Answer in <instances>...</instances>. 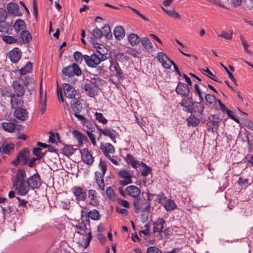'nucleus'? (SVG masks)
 <instances>
[{"instance_id": "1", "label": "nucleus", "mask_w": 253, "mask_h": 253, "mask_svg": "<svg viewBox=\"0 0 253 253\" xmlns=\"http://www.w3.org/2000/svg\"><path fill=\"white\" fill-rule=\"evenodd\" d=\"M201 102H193L192 98L189 97L182 99L181 103L177 105V108H178L179 105H180V106L183 107V110L185 112H189L199 117L202 114L204 109V105Z\"/></svg>"}, {"instance_id": "2", "label": "nucleus", "mask_w": 253, "mask_h": 253, "mask_svg": "<svg viewBox=\"0 0 253 253\" xmlns=\"http://www.w3.org/2000/svg\"><path fill=\"white\" fill-rule=\"evenodd\" d=\"M76 227L78 229V233L86 236L84 245V247L86 248L92 239L89 219L85 216H81V221L76 225Z\"/></svg>"}, {"instance_id": "3", "label": "nucleus", "mask_w": 253, "mask_h": 253, "mask_svg": "<svg viewBox=\"0 0 253 253\" xmlns=\"http://www.w3.org/2000/svg\"><path fill=\"white\" fill-rule=\"evenodd\" d=\"M96 49L94 53L90 56L87 55H84V60L86 65L91 68L96 67L101 61L107 59V54L101 51V48L99 45L95 46Z\"/></svg>"}, {"instance_id": "4", "label": "nucleus", "mask_w": 253, "mask_h": 253, "mask_svg": "<svg viewBox=\"0 0 253 253\" xmlns=\"http://www.w3.org/2000/svg\"><path fill=\"white\" fill-rule=\"evenodd\" d=\"M99 167L101 170V172L98 171L95 172V182L98 185V189L101 191H104L105 189V183L103 178L107 170V165L105 162L101 159Z\"/></svg>"}, {"instance_id": "5", "label": "nucleus", "mask_w": 253, "mask_h": 253, "mask_svg": "<svg viewBox=\"0 0 253 253\" xmlns=\"http://www.w3.org/2000/svg\"><path fill=\"white\" fill-rule=\"evenodd\" d=\"M30 151L27 148L20 150L16 157V159L11 162V164L15 166H18L21 162L22 166L26 165V162L29 158Z\"/></svg>"}, {"instance_id": "6", "label": "nucleus", "mask_w": 253, "mask_h": 253, "mask_svg": "<svg viewBox=\"0 0 253 253\" xmlns=\"http://www.w3.org/2000/svg\"><path fill=\"white\" fill-rule=\"evenodd\" d=\"M7 17V13L6 10L2 8H0V23H3L0 25V29H2L3 32L6 34H10L12 30L11 24L12 22L10 23L5 22V19Z\"/></svg>"}, {"instance_id": "7", "label": "nucleus", "mask_w": 253, "mask_h": 253, "mask_svg": "<svg viewBox=\"0 0 253 253\" xmlns=\"http://www.w3.org/2000/svg\"><path fill=\"white\" fill-rule=\"evenodd\" d=\"M64 76L69 77L74 76H80L82 74V71L79 66L76 63L64 67L62 70Z\"/></svg>"}, {"instance_id": "8", "label": "nucleus", "mask_w": 253, "mask_h": 253, "mask_svg": "<svg viewBox=\"0 0 253 253\" xmlns=\"http://www.w3.org/2000/svg\"><path fill=\"white\" fill-rule=\"evenodd\" d=\"M220 121V119L215 115H212L211 118H209V120L206 122L208 130L213 133L216 132Z\"/></svg>"}, {"instance_id": "9", "label": "nucleus", "mask_w": 253, "mask_h": 253, "mask_svg": "<svg viewBox=\"0 0 253 253\" xmlns=\"http://www.w3.org/2000/svg\"><path fill=\"white\" fill-rule=\"evenodd\" d=\"M118 176L123 179L120 181V184L122 185L125 186L132 182L131 179L132 174L128 170L126 169L120 170L118 172Z\"/></svg>"}, {"instance_id": "10", "label": "nucleus", "mask_w": 253, "mask_h": 253, "mask_svg": "<svg viewBox=\"0 0 253 253\" xmlns=\"http://www.w3.org/2000/svg\"><path fill=\"white\" fill-rule=\"evenodd\" d=\"M26 181L30 188L33 190L39 188L41 185V179L38 172L30 176Z\"/></svg>"}, {"instance_id": "11", "label": "nucleus", "mask_w": 253, "mask_h": 253, "mask_svg": "<svg viewBox=\"0 0 253 253\" xmlns=\"http://www.w3.org/2000/svg\"><path fill=\"white\" fill-rule=\"evenodd\" d=\"M13 186L17 191V194L20 196L26 195L30 190V187L26 181L13 183Z\"/></svg>"}, {"instance_id": "12", "label": "nucleus", "mask_w": 253, "mask_h": 253, "mask_svg": "<svg viewBox=\"0 0 253 253\" xmlns=\"http://www.w3.org/2000/svg\"><path fill=\"white\" fill-rule=\"evenodd\" d=\"M176 93L182 97H188L190 89L187 84L179 82L176 87L175 88Z\"/></svg>"}, {"instance_id": "13", "label": "nucleus", "mask_w": 253, "mask_h": 253, "mask_svg": "<svg viewBox=\"0 0 253 253\" xmlns=\"http://www.w3.org/2000/svg\"><path fill=\"white\" fill-rule=\"evenodd\" d=\"M20 97L17 96L15 94L12 95L11 96V98L9 100L7 99V102L5 101H3L5 104H8L10 103L11 107L12 109H16L19 107H22L24 101L23 99L20 98Z\"/></svg>"}, {"instance_id": "14", "label": "nucleus", "mask_w": 253, "mask_h": 253, "mask_svg": "<svg viewBox=\"0 0 253 253\" xmlns=\"http://www.w3.org/2000/svg\"><path fill=\"white\" fill-rule=\"evenodd\" d=\"M157 57L159 62L161 63L162 66L165 68L169 69L171 65H174L173 61L170 60L164 52H159Z\"/></svg>"}, {"instance_id": "15", "label": "nucleus", "mask_w": 253, "mask_h": 253, "mask_svg": "<svg viewBox=\"0 0 253 253\" xmlns=\"http://www.w3.org/2000/svg\"><path fill=\"white\" fill-rule=\"evenodd\" d=\"M63 87L66 97L70 99L75 98L77 91L71 85L67 83H64L63 84Z\"/></svg>"}, {"instance_id": "16", "label": "nucleus", "mask_w": 253, "mask_h": 253, "mask_svg": "<svg viewBox=\"0 0 253 253\" xmlns=\"http://www.w3.org/2000/svg\"><path fill=\"white\" fill-rule=\"evenodd\" d=\"M72 191L78 201H84L86 197V193L84 189L79 186H75Z\"/></svg>"}, {"instance_id": "17", "label": "nucleus", "mask_w": 253, "mask_h": 253, "mask_svg": "<svg viewBox=\"0 0 253 253\" xmlns=\"http://www.w3.org/2000/svg\"><path fill=\"white\" fill-rule=\"evenodd\" d=\"M6 8L8 13L14 17L22 15V13L19 11V5L16 3L9 2L7 3Z\"/></svg>"}, {"instance_id": "18", "label": "nucleus", "mask_w": 253, "mask_h": 253, "mask_svg": "<svg viewBox=\"0 0 253 253\" xmlns=\"http://www.w3.org/2000/svg\"><path fill=\"white\" fill-rule=\"evenodd\" d=\"M97 128L99 131L100 135L103 134L105 136H109L114 142H116L115 138L117 133H116L114 130L110 129V128L102 129L98 126H97Z\"/></svg>"}, {"instance_id": "19", "label": "nucleus", "mask_w": 253, "mask_h": 253, "mask_svg": "<svg viewBox=\"0 0 253 253\" xmlns=\"http://www.w3.org/2000/svg\"><path fill=\"white\" fill-rule=\"evenodd\" d=\"M82 159L86 164L91 165L94 162V158L86 148L83 149L81 151Z\"/></svg>"}, {"instance_id": "20", "label": "nucleus", "mask_w": 253, "mask_h": 253, "mask_svg": "<svg viewBox=\"0 0 253 253\" xmlns=\"http://www.w3.org/2000/svg\"><path fill=\"white\" fill-rule=\"evenodd\" d=\"M14 94L19 97L23 96L25 92V89L24 85L20 84L19 82H14L12 85Z\"/></svg>"}, {"instance_id": "21", "label": "nucleus", "mask_w": 253, "mask_h": 253, "mask_svg": "<svg viewBox=\"0 0 253 253\" xmlns=\"http://www.w3.org/2000/svg\"><path fill=\"white\" fill-rule=\"evenodd\" d=\"M9 57L12 62L14 63L18 62L21 57L20 50L17 47L14 48L9 52Z\"/></svg>"}, {"instance_id": "22", "label": "nucleus", "mask_w": 253, "mask_h": 253, "mask_svg": "<svg viewBox=\"0 0 253 253\" xmlns=\"http://www.w3.org/2000/svg\"><path fill=\"white\" fill-rule=\"evenodd\" d=\"M14 114L16 118L21 121L26 120L28 118V112L21 107L15 109Z\"/></svg>"}, {"instance_id": "23", "label": "nucleus", "mask_w": 253, "mask_h": 253, "mask_svg": "<svg viewBox=\"0 0 253 253\" xmlns=\"http://www.w3.org/2000/svg\"><path fill=\"white\" fill-rule=\"evenodd\" d=\"M126 194L130 197L136 198L140 195L141 191L137 186L134 185H130L126 188Z\"/></svg>"}, {"instance_id": "24", "label": "nucleus", "mask_w": 253, "mask_h": 253, "mask_svg": "<svg viewBox=\"0 0 253 253\" xmlns=\"http://www.w3.org/2000/svg\"><path fill=\"white\" fill-rule=\"evenodd\" d=\"M186 245L185 235L181 234L179 238H177L175 236V253H177L180 250H182L183 247Z\"/></svg>"}, {"instance_id": "25", "label": "nucleus", "mask_w": 253, "mask_h": 253, "mask_svg": "<svg viewBox=\"0 0 253 253\" xmlns=\"http://www.w3.org/2000/svg\"><path fill=\"white\" fill-rule=\"evenodd\" d=\"M81 216H85L87 217V219L90 218L92 220H98L100 217L98 211L96 210L90 211L89 212L85 211L84 210H82Z\"/></svg>"}, {"instance_id": "26", "label": "nucleus", "mask_w": 253, "mask_h": 253, "mask_svg": "<svg viewBox=\"0 0 253 253\" xmlns=\"http://www.w3.org/2000/svg\"><path fill=\"white\" fill-rule=\"evenodd\" d=\"M14 145L12 143L4 142L0 146V152L2 154L9 155L13 151Z\"/></svg>"}, {"instance_id": "27", "label": "nucleus", "mask_w": 253, "mask_h": 253, "mask_svg": "<svg viewBox=\"0 0 253 253\" xmlns=\"http://www.w3.org/2000/svg\"><path fill=\"white\" fill-rule=\"evenodd\" d=\"M84 89L86 92H87L88 95L91 97H93L97 95V88L91 83L85 84Z\"/></svg>"}, {"instance_id": "28", "label": "nucleus", "mask_w": 253, "mask_h": 253, "mask_svg": "<svg viewBox=\"0 0 253 253\" xmlns=\"http://www.w3.org/2000/svg\"><path fill=\"white\" fill-rule=\"evenodd\" d=\"M71 108L74 113H80L82 109V103L77 98L72 99L70 102Z\"/></svg>"}, {"instance_id": "29", "label": "nucleus", "mask_w": 253, "mask_h": 253, "mask_svg": "<svg viewBox=\"0 0 253 253\" xmlns=\"http://www.w3.org/2000/svg\"><path fill=\"white\" fill-rule=\"evenodd\" d=\"M13 28L16 33H18L21 31L25 30L26 25L25 22L23 20L18 19L14 23Z\"/></svg>"}, {"instance_id": "30", "label": "nucleus", "mask_w": 253, "mask_h": 253, "mask_svg": "<svg viewBox=\"0 0 253 253\" xmlns=\"http://www.w3.org/2000/svg\"><path fill=\"white\" fill-rule=\"evenodd\" d=\"M110 70L112 72H113L115 75L118 79H123V72L119 64L117 62L114 63L111 66Z\"/></svg>"}, {"instance_id": "31", "label": "nucleus", "mask_w": 253, "mask_h": 253, "mask_svg": "<svg viewBox=\"0 0 253 253\" xmlns=\"http://www.w3.org/2000/svg\"><path fill=\"white\" fill-rule=\"evenodd\" d=\"M126 161L134 169H136L141 164L139 161H137L133 156L130 154H127L125 158Z\"/></svg>"}, {"instance_id": "32", "label": "nucleus", "mask_w": 253, "mask_h": 253, "mask_svg": "<svg viewBox=\"0 0 253 253\" xmlns=\"http://www.w3.org/2000/svg\"><path fill=\"white\" fill-rule=\"evenodd\" d=\"M114 35L116 39L118 40L123 39L125 36L124 29L121 26H116L114 30Z\"/></svg>"}, {"instance_id": "33", "label": "nucleus", "mask_w": 253, "mask_h": 253, "mask_svg": "<svg viewBox=\"0 0 253 253\" xmlns=\"http://www.w3.org/2000/svg\"><path fill=\"white\" fill-rule=\"evenodd\" d=\"M196 116V115L191 113L190 116L186 119L188 126L195 127L199 124L200 120Z\"/></svg>"}, {"instance_id": "34", "label": "nucleus", "mask_w": 253, "mask_h": 253, "mask_svg": "<svg viewBox=\"0 0 253 253\" xmlns=\"http://www.w3.org/2000/svg\"><path fill=\"white\" fill-rule=\"evenodd\" d=\"M26 176V173L24 169H19L15 175V178L13 180V183L24 181Z\"/></svg>"}, {"instance_id": "35", "label": "nucleus", "mask_w": 253, "mask_h": 253, "mask_svg": "<svg viewBox=\"0 0 253 253\" xmlns=\"http://www.w3.org/2000/svg\"><path fill=\"white\" fill-rule=\"evenodd\" d=\"M165 220L163 218H159L156 222L154 223L153 232L154 233H160L164 228L163 224Z\"/></svg>"}, {"instance_id": "36", "label": "nucleus", "mask_w": 253, "mask_h": 253, "mask_svg": "<svg viewBox=\"0 0 253 253\" xmlns=\"http://www.w3.org/2000/svg\"><path fill=\"white\" fill-rule=\"evenodd\" d=\"M77 150V148H74V146L72 145H65L63 148L62 153L64 155L69 157L75 154Z\"/></svg>"}, {"instance_id": "37", "label": "nucleus", "mask_w": 253, "mask_h": 253, "mask_svg": "<svg viewBox=\"0 0 253 253\" xmlns=\"http://www.w3.org/2000/svg\"><path fill=\"white\" fill-rule=\"evenodd\" d=\"M128 41L132 46L137 45L140 41L139 37L135 34H130L127 37Z\"/></svg>"}, {"instance_id": "38", "label": "nucleus", "mask_w": 253, "mask_h": 253, "mask_svg": "<svg viewBox=\"0 0 253 253\" xmlns=\"http://www.w3.org/2000/svg\"><path fill=\"white\" fill-rule=\"evenodd\" d=\"M73 135L78 139L79 145H82L84 141H86L87 138L86 135L82 133L77 130H74L73 131Z\"/></svg>"}, {"instance_id": "39", "label": "nucleus", "mask_w": 253, "mask_h": 253, "mask_svg": "<svg viewBox=\"0 0 253 253\" xmlns=\"http://www.w3.org/2000/svg\"><path fill=\"white\" fill-rule=\"evenodd\" d=\"M20 37L24 43H29L32 40L31 34L28 31L26 30L21 32Z\"/></svg>"}, {"instance_id": "40", "label": "nucleus", "mask_w": 253, "mask_h": 253, "mask_svg": "<svg viewBox=\"0 0 253 253\" xmlns=\"http://www.w3.org/2000/svg\"><path fill=\"white\" fill-rule=\"evenodd\" d=\"M88 198L90 200V203L93 205H97L98 203V202L97 200V193L95 190H88Z\"/></svg>"}, {"instance_id": "41", "label": "nucleus", "mask_w": 253, "mask_h": 253, "mask_svg": "<svg viewBox=\"0 0 253 253\" xmlns=\"http://www.w3.org/2000/svg\"><path fill=\"white\" fill-rule=\"evenodd\" d=\"M33 68V65L31 62H28L23 68L19 70V73L21 75H24L30 73Z\"/></svg>"}, {"instance_id": "42", "label": "nucleus", "mask_w": 253, "mask_h": 253, "mask_svg": "<svg viewBox=\"0 0 253 253\" xmlns=\"http://www.w3.org/2000/svg\"><path fill=\"white\" fill-rule=\"evenodd\" d=\"M1 125L4 130L9 132H13L16 127L15 124L11 122H3Z\"/></svg>"}, {"instance_id": "43", "label": "nucleus", "mask_w": 253, "mask_h": 253, "mask_svg": "<svg viewBox=\"0 0 253 253\" xmlns=\"http://www.w3.org/2000/svg\"><path fill=\"white\" fill-rule=\"evenodd\" d=\"M100 149L103 153H114L115 152L114 147L110 143H105L104 145H102Z\"/></svg>"}, {"instance_id": "44", "label": "nucleus", "mask_w": 253, "mask_h": 253, "mask_svg": "<svg viewBox=\"0 0 253 253\" xmlns=\"http://www.w3.org/2000/svg\"><path fill=\"white\" fill-rule=\"evenodd\" d=\"M133 203L136 212H138L140 210L142 209V206L144 204V201L142 199L137 197L134 199Z\"/></svg>"}, {"instance_id": "45", "label": "nucleus", "mask_w": 253, "mask_h": 253, "mask_svg": "<svg viewBox=\"0 0 253 253\" xmlns=\"http://www.w3.org/2000/svg\"><path fill=\"white\" fill-rule=\"evenodd\" d=\"M143 46L147 50H152L153 48V45L149 39L147 38H142L140 40Z\"/></svg>"}, {"instance_id": "46", "label": "nucleus", "mask_w": 253, "mask_h": 253, "mask_svg": "<svg viewBox=\"0 0 253 253\" xmlns=\"http://www.w3.org/2000/svg\"><path fill=\"white\" fill-rule=\"evenodd\" d=\"M102 36H105L107 39L110 40L112 38L111 29L108 25H105L102 28Z\"/></svg>"}, {"instance_id": "47", "label": "nucleus", "mask_w": 253, "mask_h": 253, "mask_svg": "<svg viewBox=\"0 0 253 253\" xmlns=\"http://www.w3.org/2000/svg\"><path fill=\"white\" fill-rule=\"evenodd\" d=\"M1 95L4 98V101H5L7 102V98H11V96L12 95H14V93H12L11 91V90L9 89L8 88L5 87L3 89H2L1 91Z\"/></svg>"}, {"instance_id": "48", "label": "nucleus", "mask_w": 253, "mask_h": 253, "mask_svg": "<svg viewBox=\"0 0 253 253\" xmlns=\"http://www.w3.org/2000/svg\"><path fill=\"white\" fill-rule=\"evenodd\" d=\"M40 107L42 114H43L46 108V93L44 97H43L41 93L40 94Z\"/></svg>"}, {"instance_id": "49", "label": "nucleus", "mask_w": 253, "mask_h": 253, "mask_svg": "<svg viewBox=\"0 0 253 253\" xmlns=\"http://www.w3.org/2000/svg\"><path fill=\"white\" fill-rule=\"evenodd\" d=\"M2 40L6 43L12 44L17 42V40L12 36H2L1 37Z\"/></svg>"}, {"instance_id": "50", "label": "nucleus", "mask_w": 253, "mask_h": 253, "mask_svg": "<svg viewBox=\"0 0 253 253\" xmlns=\"http://www.w3.org/2000/svg\"><path fill=\"white\" fill-rule=\"evenodd\" d=\"M186 232V228L183 227H175V236L177 238L181 237V235H185Z\"/></svg>"}, {"instance_id": "51", "label": "nucleus", "mask_w": 253, "mask_h": 253, "mask_svg": "<svg viewBox=\"0 0 253 253\" xmlns=\"http://www.w3.org/2000/svg\"><path fill=\"white\" fill-rule=\"evenodd\" d=\"M42 149L39 147H35L33 150V154L36 156L39 160H41L45 155V154L41 152Z\"/></svg>"}, {"instance_id": "52", "label": "nucleus", "mask_w": 253, "mask_h": 253, "mask_svg": "<svg viewBox=\"0 0 253 253\" xmlns=\"http://www.w3.org/2000/svg\"><path fill=\"white\" fill-rule=\"evenodd\" d=\"M164 206L167 211H170L174 209V202L171 199L165 201Z\"/></svg>"}, {"instance_id": "53", "label": "nucleus", "mask_w": 253, "mask_h": 253, "mask_svg": "<svg viewBox=\"0 0 253 253\" xmlns=\"http://www.w3.org/2000/svg\"><path fill=\"white\" fill-rule=\"evenodd\" d=\"M3 215L4 217L9 215V214L12 211V208L8 205L5 206H1Z\"/></svg>"}, {"instance_id": "54", "label": "nucleus", "mask_w": 253, "mask_h": 253, "mask_svg": "<svg viewBox=\"0 0 253 253\" xmlns=\"http://www.w3.org/2000/svg\"><path fill=\"white\" fill-rule=\"evenodd\" d=\"M95 117L96 120L103 124H106L107 123V120L104 117L103 114L101 113L96 112Z\"/></svg>"}, {"instance_id": "55", "label": "nucleus", "mask_w": 253, "mask_h": 253, "mask_svg": "<svg viewBox=\"0 0 253 253\" xmlns=\"http://www.w3.org/2000/svg\"><path fill=\"white\" fill-rule=\"evenodd\" d=\"M204 72H207L208 74V75H207V77L210 78L212 80L219 83H221L222 82L218 80L214 74H213L208 68H207L206 69H203Z\"/></svg>"}, {"instance_id": "56", "label": "nucleus", "mask_w": 253, "mask_h": 253, "mask_svg": "<svg viewBox=\"0 0 253 253\" xmlns=\"http://www.w3.org/2000/svg\"><path fill=\"white\" fill-rule=\"evenodd\" d=\"M206 101L210 104L215 103L217 100L215 97L211 94H207L205 95Z\"/></svg>"}, {"instance_id": "57", "label": "nucleus", "mask_w": 253, "mask_h": 253, "mask_svg": "<svg viewBox=\"0 0 253 253\" xmlns=\"http://www.w3.org/2000/svg\"><path fill=\"white\" fill-rule=\"evenodd\" d=\"M20 79L26 86L32 84L33 82V78L28 76H25L24 78L20 77Z\"/></svg>"}, {"instance_id": "58", "label": "nucleus", "mask_w": 253, "mask_h": 253, "mask_svg": "<svg viewBox=\"0 0 253 253\" xmlns=\"http://www.w3.org/2000/svg\"><path fill=\"white\" fill-rule=\"evenodd\" d=\"M91 33L95 39H100L103 37L102 31L97 28L93 30Z\"/></svg>"}, {"instance_id": "59", "label": "nucleus", "mask_w": 253, "mask_h": 253, "mask_svg": "<svg viewBox=\"0 0 253 253\" xmlns=\"http://www.w3.org/2000/svg\"><path fill=\"white\" fill-rule=\"evenodd\" d=\"M84 55H83L80 51H77L74 54V57L77 63H81L83 59H84Z\"/></svg>"}, {"instance_id": "60", "label": "nucleus", "mask_w": 253, "mask_h": 253, "mask_svg": "<svg viewBox=\"0 0 253 253\" xmlns=\"http://www.w3.org/2000/svg\"><path fill=\"white\" fill-rule=\"evenodd\" d=\"M141 164L144 167V169L141 171V174L143 176H146L151 172V168L147 166L145 163H141Z\"/></svg>"}, {"instance_id": "61", "label": "nucleus", "mask_w": 253, "mask_h": 253, "mask_svg": "<svg viewBox=\"0 0 253 253\" xmlns=\"http://www.w3.org/2000/svg\"><path fill=\"white\" fill-rule=\"evenodd\" d=\"M241 39L242 40V44L244 46V48L245 50V51L246 53L249 54V55H252L253 52L251 50H249L248 48L249 46V44L247 43L246 41H245L243 38L241 37Z\"/></svg>"}, {"instance_id": "62", "label": "nucleus", "mask_w": 253, "mask_h": 253, "mask_svg": "<svg viewBox=\"0 0 253 253\" xmlns=\"http://www.w3.org/2000/svg\"><path fill=\"white\" fill-rule=\"evenodd\" d=\"M194 88L196 93L198 94V96L199 97L200 101H203L204 100L203 97V92L201 90L199 85L197 84H195L194 85Z\"/></svg>"}, {"instance_id": "63", "label": "nucleus", "mask_w": 253, "mask_h": 253, "mask_svg": "<svg viewBox=\"0 0 253 253\" xmlns=\"http://www.w3.org/2000/svg\"><path fill=\"white\" fill-rule=\"evenodd\" d=\"M37 160H39V159L36 157L29 158L26 165H28L29 167L32 168L36 165L35 161Z\"/></svg>"}, {"instance_id": "64", "label": "nucleus", "mask_w": 253, "mask_h": 253, "mask_svg": "<svg viewBox=\"0 0 253 253\" xmlns=\"http://www.w3.org/2000/svg\"><path fill=\"white\" fill-rule=\"evenodd\" d=\"M147 253H162V252L158 248L152 246L147 249Z\"/></svg>"}]
</instances>
